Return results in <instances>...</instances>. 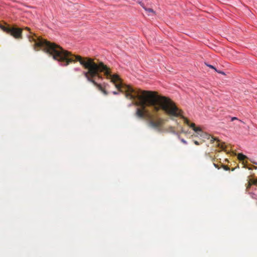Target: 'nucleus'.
I'll return each instance as SVG.
<instances>
[{
    "label": "nucleus",
    "mask_w": 257,
    "mask_h": 257,
    "mask_svg": "<svg viewBox=\"0 0 257 257\" xmlns=\"http://www.w3.org/2000/svg\"><path fill=\"white\" fill-rule=\"evenodd\" d=\"M29 40L34 41L36 47L43 48L44 50L52 56L54 59L60 62L61 65L66 66L70 62L79 61L85 68L88 69V71L82 72V74L84 75L88 81L92 82L104 95L108 94L107 91L101 84L97 83L93 79L95 77H97L102 79V76L99 74V72H103L106 78L111 80V82L114 84L118 90L120 92L124 91L125 93H126L125 87L127 85L123 86L119 76L117 74H111L108 67L102 62H100L97 64L91 58L83 59L80 56L73 55L70 52L64 50L60 46L50 43L42 38L35 39L29 37Z\"/></svg>",
    "instance_id": "obj_1"
},
{
    "label": "nucleus",
    "mask_w": 257,
    "mask_h": 257,
    "mask_svg": "<svg viewBox=\"0 0 257 257\" xmlns=\"http://www.w3.org/2000/svg\"><path fill=\"white\" fill-rule=\"evenodd\" d=\"M142 99V102L144 104L155 106L158 105V107H156L157 109L161 108L169 115L181 117L186 124L192 128L198 135H202L203 131L201 128L199 127H195V124L194 123L190 124L189 120L182 115L183 111L178 108L175 103L169 98L150 94L144 96Z\"/></svg>",
    "instance_id": "obj_2"
},
{
    "label": "nucleus",
    "mask_w": 257,
    "mask_h": 257,
    "mask_svg": "<svg viewBox=\"0 0 257 257\" xmlns=\"http://www.w3.org/2000/svg\"><path fill=\"white\" fill-rule=\"evenodd\" d=\"M126 88V93L125 96L127 98H128L131 99H137L139 100L140 105L143 108V110H141L140 108L137 109L136 115L141 118H143L145 116V112L144 111V109L145 107L147 106H152L154 108V109L156 111H158L160 109H162V108L157 109L156 107H158V105H148V104H144L142 102V98L144 97V96H147L148 94H152L154 95L159 96V95L156 94L155 93L150 91H142L140 89H135L132 88L131 86H127L125 87Z\"/></svg>",
    "instance_id": "obj_3"
},
{
    "label": "nucleus",
    "mask_w": 257,
    "mask_h": 257,
    "mask_svg": "<svg viewBox=\"0 0 257 257\" xmlns=\"http://www.w3.org/2000/svg\"><path fill=\"white\" fill-rule=\"evenodd\" d=\"M0 28L4 32L10 34L11 36H13L15 38L20 39L22 38V29L21 28L16 27H5L0 25Z\"/></svg>",
    "instance_id": "obj_4"
},
{
    "label": "nucleus",
    "mask_w": 257,
    "mask_h": 257,
    "mask_svg": "<svg viewBox=\"0 0 257 257\" xmlns=\"http://www.w3.org/2000/svg\"><path fill=\"white\" fill-rule=\"evenodd\" d=\"M146 115L148 117L147 122L149 126L157 130H160L163 122V120L159 117L153 118L150 114H147Z\"/></svg>",
    "instance_id": "obj_5"
},
{
    "label": "nucleus",
    "mask_w": 257,
    "mask_h": 257,
    "mask_svg": "<svg viewBox=\"0 0 257 257\" xmlns=\"http://www.w3.org/2000/svg\"><path fill=\"white\" fill-rule=\"evenodd\" d=\"M145 10L147 13L148 16H153L156 15V12L151 8H145Z\"/></svg>",
    "instance_id": "obj_6"
},
{
    "label": "nucleus",
    "mask_w": 257,
    "mask_h": 257,
    "mask_svg": "<svg viewBox=\"0 0 257 257\" xmlns=\"http://www.w3.org/2000/svg\"><path fill=\"white\" fill-rule=\"evenodd\" d=\"M237 158L239 160H244L246 158V156L242 154L239 153L237 155Z\"/></svg>",
    "instance_id": "obj_7"
},
{
    "label": "nucleus",
    "mask_w": 257,
    "mask_h": 257,
    "mask_svg": "<svg viewBox=\"0 0 257 257\" xmlns=\"http://www.w3.org/2000/svg\"><path fill=\"white\" fill-rule=\"evenodd\" d=\"M249 185L253 184L255 186H257V179H253L250 180Z\"/></svg>",
    "instance_id": "obj_8"
},
{
    "label": "nucleus",
    "mask_w": 257,
    "mask_h": 257,
    "mask_svg": "<svg viewBox=\"0 0 257 257\" xmlns=\"http://www.w3.org/2000/svg\"><path fill=\"white\" fill-rule=\"evenodd\" d=\"M207 66L208 67H209V68H212V69H214L216 72H218L219 73H222V74L224 73L223 72H220V71H218L216 70V68H215L213 66H212V65H210V64H207Z\"/></svg>",
    "instance_id": "obj_9"
},
{
    "label": "nucleus",
    "mask_w": 257,
    "mask_h": 257,
    "mask_svg": "<svg viewBox=\"0 0 257 257\" xmlns=\"http://www.w3.org/2000/svg\"><path fill=\"white\" fill-rule=\"evenodd\" d=\"M74 70L75 71H80V72H81V76H84V75H82V72L83 71H81L80 68H75L74 69Z\"/></svg>",
    "instance_id": "obj_10"
},
{
    "label": "nucleus",
    "mask_w": 257,
    "mask_h": 257,
    "mask_svg": "<svg viewBox=\"0 0 257 257\" xmlns=\"http://www.w3.org/2000/svg\"><path fill=\"white\" fill-rule=\"evenodd\" d=\"M140 5L141 6V7L145 10V8H146L147 7H145L144 4L143 2H140Z\"/></svg>",
    "instance_id": "obj_11"
},
{
    "label": "nucleus",
    "mask_w": 257,
    "mask_h": 257,
    "mask_svg": "<svg viewBox=\"0 0 257 257\" xmlns=\"http://www.w3.org/2000/svg\"><path fill=\"white\" fill-rule=\"evenodd\" d=\"M181 141L185 145H187V142L183 139H180Z\"/></svg>",
    "instance_id": "obj_12"
},
{
    "label": "nucleus",
    "mask_w": 257,
    "mask_h": 257,
    "mask_svg": "<svg viewBox=\"0 0 257 257\" xmlns=\"http://www.w3.org/2000/svg\"><path fill=\"white\" fill-rule=\"evenodd\" d=\"M223 168L224 170H225L226 171L229 170V168L226 166H224Z\"/></svg>",
    "instance_id": "obj_13"
},
{
    "label": "nucleus",
    "mask_w": 257,
    "mask_h": 257,
    "mask_svg": "<svg viewBox=\"0 0 257 257\" xmlns=\"http://www.w3.org/2000/svg\"><path fill=\"white\" fill-rule=\"evenodd\" d=\"M234 120H238V119L236 117H232L231 118V120L233 121Z\"/></svg>",
    "instance_id": "obj_14"
},
{
    "label": "nucleus",
    "mask_w": 257,
    "mask_h": 257,
    "mask_svg": "<svg viewBox=\"0 0 257 257\" xmlns=\"http://www.w3.org/2000/svg\"><path fill=\"white\" fill-rule=\"evenodd\" d=\"M112 93L114 95H117L118 94V92L116 91H112Z\"/></svg>",
    "instance_id": "obj_15"
},
{
    "label": "nucleus",
    "mask_w": 257,
    "mask_h": 257,
    "mask_svg": "<svg viewBox=\"0 0 257 257\" xmlns=\"http://www.w3.org/2000/svg\"><path fill=\"white\" fill-rule=\"evenodd\" d=\"M214 166L216 168H217V165L216 164H214Z\"/></svg>",
    "instance_id": "obj_16"
},
{
    "label": "nucleus",
    "mask_w": 257,
    "mask_h": 257,
    "mask_svg": "<svg viewBox=\"0 0 257 257\" xmlns=\"http://www.w3.org/2000/svg\"><path fill=\"white\" fill-rule=\"evenodd\" d=\"M26 29H27V30H28V31H29V30H30V29H29V28H27V27H26Z\"/></svg>",
    "instance_id": "obj_17"
},
{
    "label": "nucleus",
    "mask_w": 257,
    "mask_h": 257,
    "mask_svg": "<svg viewBox=\"0 0 257 257\" xmlns=\"http://www.w3.org/2000/svg\"><path fill=\"white\" fill-rule=\"evenodd\" d=\"M195 144H196V145H198V142H196V141L195 142Z\"/></svg>",
    "instance_id": "obj_18"
},
{
    "label": "nucleus",
    "mask_w": 257,
    "mask_h": 257,
    "mask_svg": "<svg viewBox=\"0 0 257 257\" xmlns=\"http://www.w3.org/2000/svg\"><path fill=\"white\" fill-rule=\"evenodd\" d=\"M239 121L242 122V123H244L241 120H239Z\"/></svg>",
    "instance_id": "obj_19"
},
{
    "label": "nucleus",
    "mask_w": 257,
    "mask_h": 257,
    "mask_svg": "<svg viewBox=\"0 0 257 257\" xmlns=\"http://www.w3.org/2000/svg\"><path fill=\"white\" fill-rule=\"evenodd\" d=\"M254 163L257 165V163Z\"/></svg>",
    "instance_id": "obj_20"
}]
</instances>
